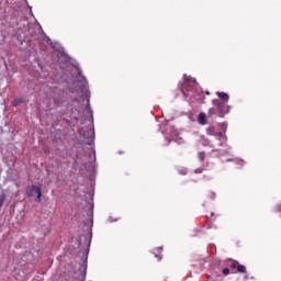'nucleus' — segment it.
<instances>
[{"instance_id":"ddd939ff","label":"nucleus","mask_w":281,"mask_h":281,"mask_svg":"<svg viewBox=\"0 0 281 281\" xmlns=\"http://www.w3.org/2000/svg\"><path fill=\"white\" fill-rule=\"evenodd\" d=\"M276 212H280V213H281V203H280V204H277V206H276Z\"/></svg>"},{"instance_id":"dca6fc26","label":"nucleus","mask_w":281,"mask_h":281,"mask_svg":"<svg viewBox=\"0 0 281 281\" xmlns=\"http://www.w3.org/2000/svg\"><path fill=\"white\" fill-rule=\"evenodd\" d=\"M247 278H249V276H245V280H247Z\"/></svg>"},{"instance_id":"39448f33","label":"nucleus","mask_w":281,"mask_h":281,"mask_svg":"<svg viewBox=\"0 0 281 281\" xmlns=\"http://www.w3.org/2000/svg\"><path fill=\"white\" fill-rule=\"evenodd\" d=\"M198 122H199V124H201L202 126H205V124L207 123L205 112H201V113L199 114V116H198Z\"/></svg>"},{"instance_id":"4468645a","label":"nucleus","mask_w":281,"mask_h":281,"mask_svg":"<svg viewBox=\"0 0 281 281\" xmlns=\"http://www.w3.org/2000/svg\"><path fill=\"white\" fill-rule=\"evenodd\" d=\"M155 257L158 258V260H161V256L155 255Z\"/></svg>"},{"instance_id":"9b49d317","label":"nucleus","mask_w":281,"mask_h":281,"mask_svg":"<svg viewBox=\"0 0 281 281\" xmlns=\"http://www.w3.org/2000/svg\"><path fill=\"white\" fill-rule=\"evenodd\" d=\"M223 276H229V268H224L222 270Z\"/></svg>"},{"instance_id":"f8f14e48","label":"nucleus","mask_w":281,"mask_h":281,"mask_svg":"<svg viewBox=\"0 0 281 281\" xmlns=\"http://www.w3.org/2000/svg\"><path fill=\"white\" fill-rule=\"evenodd\" d=\"M195 175H202L203 173V168H198L194 170Z\"/></svg>"},{"instance_id":"f257e3e1","label":"nucleus","mask_w":281,"mask_h":281,"mask_svg":"<svg viewBox=\"0 0 281 281\" xmlns=\"http://www.w3.org/2000/svg\"><path fill=\"white\" fill-rule=\"evenodd\" d=\"M216 95L220 100L213 101L214 106L209 109L207 116L213 117V115H218V117H225L231 109L227 104L229 102V94L226 92H216Z\"/></svg>"},{"instance_id":"1a4fd4ad","label":"nucleus","mask_w":281,"mask_h":281,"mask_svg":"<svg viewBox=\"0 0 281 281\" xmlns=\"http://www.w3.org/2000/svg\"><path fill=\"white\" fill-rule=\"evenodd\" d=\"M5 203V193H2L0 196V210L3 207V204Z\"/></svg>"},{"instance_id":"f3484780","label":"nucleus","mask_w":281,"mask_h":281,"mask_svg":"<svg viewBox=\"0 0 281 281\" xmlns=\"http://www.w3.org/2000/svg\"><path fill=\"white\" fill-rule=\"evenodd\" d=\"M206 95H210V92H209V91H206Z\"/></svg>"},{"instance_id":"2eb2a0df","label":"nucleus","mask_w":281,"mask_h":281,"mask_svg":"<svg viewBox=\"0 0 281 281\" xmlns=\"http://www.w3.org/2000/svg\"><path fill=\"white\" fill-rule=\"evenodd\" d=\"M87 109H91V105L89 104V100H88Z\"/></svg>"},{"instance_id":"0eeeda50","label":"nucleus","mask_w":281,"mask_h":281,"mask_svg":"<svg viewBox=\"0 0 281 281\" xmlns=\"http://www.w3.org/2000/svg\"><path fill=\"white\" fill-rule=\"evenodd\" d=\"M23 104V99H15L12 101V106H20Z\"/></svg>"},{"instance_id":"7ed1b4c3","label":"nucleus","mask_w":281,"mask_h":281,"mask_svg":"<svg viewBox=\"0 0 281 281\" xmlns=\"http://www.w3.org/2000/svg\"><path fill=\"white\" fill-rule=\"evenodd\" d=\"M227 267H229L232 270L236 269L237 273H247V267L240 265V262L234 259L227 260Z\"/></svg>"},{"instance_id":"20e7f679","label":"nucleus","mask_w":281,"mask_h":281,"mask_svg":"<svg viewBox=\"0 0 281 281\" xmlns=\"http://www.w3.org/2000/svg\"><path fill=\"white\" fill-rule=\"evenodd\" d=\"M34 194H37L35 199L36 203H41V196H43L41 187L32 186L31 188L27 189L29 196H34Z\"/></svg>"},{"instance_id":"9d476101","label":"nucleus","mask_w":281,"mask_h":281,"mask_svg":"<svg viewBox=\"0 0 281 281\" xmlns=\"http://www.w3.org/2000/svg\"><path fill=\"white\" fill-rule=\"evenodd\" d=\"M178 172H179V175L186 176V175H188V169H187V168H184V169H179Z\"/></svg>"},{"instance_id":"a211bd4d","label":"nucleus","mask_w":281,"mask_h":281,"mask_svg":"<svg viewBox=\"0 0 281 281\" xmlns=\"http://www.w3.org/2000/svg\"><path fill=\"white\" fill-rule=\"evenodd\" d=\"M226 161H232V159H227Z\"/></svg>"},{"instance_id":"423d86ee","label":"nucleus","mask_w":281,"mask_h":281,"mask_svg":"<svg viewBox=\"0 0 281 281\" xmlns=\"http://www.w3.org/2000/svg\"><path fill=\"white\" fill-rule=\"evenodd\" d=\"M171 137H179V131L177 127H170Z\"/></svg>"},{"instance_id":"6e6552de","label":"nucleus","mask_w":281,"mask_h":281,"mask_svg":"<svg viewBox=\"0 0 281 281\" xmlns=\"http://www.w3.org/2000/svg\"><path fill=\"white\" fill-rule=\"evenodd\" d=\"M199 161H205V151H200L198 154Z\"/></svg>"},{"instance_id":"f03ea898","label":"nucleus","mask_w":281,"mask_h":281,"mask_svg":"<svg viewBox=\"0 0 281 281\" xmlns=\"http://www.w3.org/2000/svg\"><path fill=\"white\" fill-rule=\"evenodd\" d=\"M194 87H196V81L192 78H188V76L184 75V82L181 87V92L184 98L190 95V91H194Z\"/></svg>"}]
</instances>
